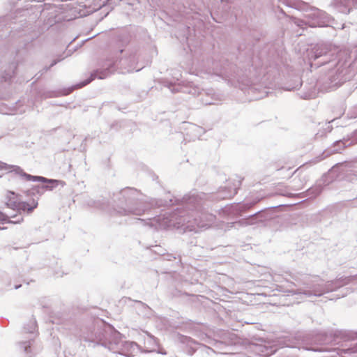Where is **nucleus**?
I'll return each mask as SVG.
<instances>
[{"mask_svg":"<svg viewBox=\"0 0 357 357\" xmlns=\"http://www.w3.org/2000/svg\"><path fill=\"white\" fill-rule=\"evenodd\" d=\"M330 285H331L330 284H327V287H326V289L324 291L325 292H328V291L334 290V288L331 287Z\"/></svg>","mask_w":357,"mask_h":357,"instance_id":"nucleus-4","label":"nucleus"},{"mask_svg":"<svg viewBox=\"0 0 357 357\" xmlns=\"http://www.w3.org/2000/svg\"><path fill=\"white\" fill-rule=\"evenodd\" d=\"M93 78H91V80H89V81H88L85 84H88V83H90V82H91V80H93Z\"/></svg>","mask_w":357,"mask_h":357,"instance_id":"nucleus-7","label":"nucleus"},{"mask_svg":"<svg viewBox=\"0 0 357 357\" xmlns=\"http://www.w3.org/2000/svg\"><path fill=\"white\" fill-rule=\"evenodd\" d=\"M20 176L26 181H41L43 183H55L56 181L54 180H50L43 176H31L30 174H28L24 172H20Z\"/></svg>","mask_w":357,"mask_h":357,"instance_id":"nucleus-2","label":"nucleus"},{"mask_svg":"<svg viewBox=\"0 0 357 357\" xmlns=\"http://www.w3.org/2000/svg\"><path fill=\"white\" fill-rule=\"evenodd\" d=\"M318 25L320 26H325L326 23L324 22H323L321 23H319Z\"/></svg>","mask_w":357,"mask_h":357,"instance_id":"nucleus-6","label":"nucleus"},{"mask_svg":"<svg viewBox=\"0 0 357 357\" xmlns=\"http://www.w3.org/2000/svg\"><path fill=\"white\" fill-rule=\"evenodd\" d=\"M52 188H53V186H48V185H46V186L43 187L42 188H43V189H45H45L52 190Z\"/></svg>","mask_w":357,"mask_h":357,"instance_id":"nucleus-5","label":"nucleus"},{"mask_svg":"<svg viewBox=\"0 0 357 357\" xmlns=\"http://www.w3.org/2000/svg\"><path fill=\"white\" fill-rule=\"evenodd\" d=\"M19 195L13 191L8 190L6 195V206L14 211H16L19 215L8 217L0 212V222L13 224H20L24 221V218L20 215L22 212L31 213L38 206V201L34 199L29 202L20 201Z\"/></svg>","mask_w":357,"mask_h":357,"instance_id":"nucleus-1","label":"nucleus"},{"mask_svg":"<svg viewBox=\"0 0 357 357\" xmlns=\"http://www.w3.org/2000/svg\"><path fill=\"white\" fill-rule=\"evenodd\" d=\"M321 17V18H326V14L323 11L319 10V9H314V17Z\"/></svg>","mask_w":357,"mask_h":357,"instance_id":"nucleus-3","label":"nucleus"}]
</instances>
